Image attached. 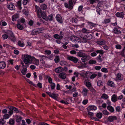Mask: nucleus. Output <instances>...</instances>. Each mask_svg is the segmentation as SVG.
Instances as JSON below:
<instances>
[{
    "label": "nucleus",
    "instance_id": "8fccbe9b",
    "mask_svg": "<svg viewBox=\"0 0 125 125\" xmlns=\"http://www.w3.org/2000/svg\"><path fill=\"white\" fill-rule=\"evenodd\" d=\"M111 20L110 19H106L104 20L103 23L107 24L110 23V22Z\"/></svg>",
    "mask_w": 125,
    "mask_h": 125
},
{
    "label": "nucleus",
    "instance_id": "c9c22d12",
    "mask_svg": "<svg viewBox=\"0 0 125 125\" xmlns=\"http://www.w3.org/2000/svg\"><path fill=\"white\" fill-rule=\"evenodd\" d=\"M35 8L36 9V11L37 12V13H41L42 11L41 9L38 6L35 5Z\"/></svg>",
    "mask_w": 125,
    "mask_h": 125
},
{
    "label": "nucleus",
    "instance_id": "7c9ffc66",
    "mask_svg": "<svg viewBox=\"0 0 125 125\" xmlns=\"http://www.w3.org/2000/svg\"><path fill=\"white\" fill-rule=\"evenodd\" d=\"M40 7L41 9L43 10L46 9L47 7V5L44 4H42L40 6Z\"/></svg>",
    "mask_w": 125,
    "mask_h": 125
},
{
    "label": "nucleus",
    "instance_id": "c03bdc74",
    "mask_svg": "<svg viewBox=\"0 0 125 125\" xmlns=\"http://www.w3.org/2000/svg\"><path fill=\"white\" fill-rule=\"evenodd\" d=\"M54 61L56 63L60 61L59 57V56H56L55 57Z\"/></svg>",
    "mask_w": 125,
    "mask_h": 125
},
{
    "label": "nucleus",
    "instance_id": "6e6d98bb",
    "mask_svg": "<svg viewBox=\"0 0 125 125\" xmlns=\"http://www.w3.org/2000/svg\"><path fill=\"white\" fill-rule=\"evenodd\" d=\"M51 84V90H52L54 89L55 87V83H53Z\"/></svg>",
    "mask_w": 125,
    "mask_h": 125
},
{
    "label": "nucleus",
    "instance_id": "ddd939ff",
    "mask_svg": "<svg viewBox=\"0 0 125 125\" xmlns=\"http://www.w3.org/2000/svg\"><path fill=\"white\" fill-rule=\"evenodd\" d=\"M66 74L63 72L60 73L59 74V77L62 79H65L66 78Z\"/></svg>",
    "mask_w": 125,
    "mask_h": 125
},
{
    "label": "nucleus",
    "instance_id": "aec40b11",
    "mask_svg": "<svg viewBox=\"0 0 125 125\" xmlns=\"http://www.w3.org/2000/svg\"><path fill=\"white\" fill-rule=\"evenodd\" d=\"M8 108L9 109L13 110V111H15L16 113L19 112V110L16 107L12 106H10L8 107Z\"/></svg>",
    "mask_w": 125,
    "mask_h": 125
},
{
    "label": "nucleus",
    "instance_id": "6e6552de",
    "mask_svg": "<svg viewBox=\"0 0 125 125\" xmlns=\"http://www.w3.org/2000/svg\"><path fill=\"white\" fill-rule=\"evenodd\" d=\"M70 40L73 42H75L79 41V38L77 36H72L70 37Z\"/></svg>",
    "mask_w": 125,
    "mask_h": 125
},
{
    "label": "nucleus",
    "instance_id": "a19ab883",
    "mask_svg": "<svg viewBox=\"0 0 125 125\" xmlns=\"http://www.w3.org/2000/svg\"><path fill=\"white\" fill-rule=\"evenodd\" d=\"M101 71L102 72L106 73H107L108 72L107 68L105 67L102 68L101 70Z\"/></svg>",
    "mask_w": 125,
    "mask_h": 125
},
{
    "label": "nucleus",
    "instance_id": "774afa93",
    "mask_svg": "<svg viewBox=\"0 0 125 125\" xmlns=\"http://www.w3.org/2000/svg\"><path fill=\"white\" fill-rule=\"evenodd\" d=\"M45 52L46 54L48 55L51 54V51L48 50H45Z\"/></svg>",
    "mask_w": 125,
    "mask_h": 125
},
{
    "label": "nucleus",
    "instance_id": "20e7f679",
    "mask_svg": "<svg viewBox=\"0 0 125 125\" xmlns=\"http://www.w3.org/2000/svg\"><path fill=\"white\" fill-rule=\"evenodd\" d=\"M7 33L9 35V38L13 42H15L16 41V38L12 31H8Z\"/></svg>",
    "mask_w": 125,
    "mask_h": 125
},
{
    "label": "nucleus",
    "instance_id": "5fc2aeb1",
    "mask_svg": "<svg viewBox=\"0 0 125 125\" xmlns=\"http://www.w3.org/2000/svg\"><path fill=\"white\" fill-rule=\"evenodd\" d=\"M14 123V121L13 119L12 118L10 119L9 122V123L11 125H13Z\"/></svg>",
    "mask_w": 125,
    "mask_h": 125
},
{
    "label": "nucleus",
    "instance_id": "58836bf2",
    "mask_svg": "<svg viewBox=\"0 0 125 125\" xmlns=\"http://www.w3.org/2000/svg\"><path fill=\"white\" fill-rule=\"evenodd\" d=\"M21 0H19L17 2V6H18L19 9L21 10V9L22 7H21Z\"/></svg>",
    "mask_w": 125,
    "mask_h": 125
},
{
    "label": "nucleus",
    "instance_id": "5701e85b",
    "mask_svg": "<svg viewBox=\"0 0 125 125\" xmlns=\"http://www.w3.org/2000/svg\"><path fill=\"white\" fill-rule=\"evenodd\" d=\"M107 84L109 86L112 87H114L115 86V84L114 82L111 81H109L108 82Z\"/></svg>",
    "mask_w": 125,
    "mask_h": 125
},
{
    "label": "nucleus",
    "instance_id": "c756f323",
    "mask_svg": "<svg viewBox=\"0 0 125 125\" xmlns=\"http://www.w3.org/2000/svg\"><path fill=\"white\" fill-rule=\"evenodd\" d=\"M113 31L114 33L116 34H120L121 33V31L116 28H115Z\"/></svg>",
    "mask_w": 125,
    "mask_h": 125
},
{
    "label": "nucleus",
    "instance_id": "f03ea898",
    "mask_svg": "<svg viewBox=\"0 0 125 125\" xmlns=\"http://www.w3.org/2000/svg\"><path fill=\"white\" fill-rule=\"evenodd\" d=\"M74 2V1H72V0H69L68 3L66 2L64 3V6L66 8H68V10H70L73 8L74 6L75 3Z\"/></svg>",
    "mask_w": 125,
    "mask_h": 125
},
{
    "label": "nucleus",
    "instance_id": "69168bd1",
    "mask_svg": "<svg viewBox=\"0 0 125 125\" xmlns=\"http://www.w3.org/2000/svg\"><path fill=\"white\" fill-rule=\"evenodd\" d=\"M115 48L117 49L120 50L122 48L120 44H116L115 46Z\"/></svg>",
    "mask_w": 125,
    "mask_h": 125
},
{
    "label": "nucleus",
    "instance_id": "3c124183",
    "mask_svg": "<svg viewBox=\"0 0 125 125\" xmlns=\"http://www.w3.org/2000/svg\"><path fill=\"white\" fill-rule=\"evenodd\" d=\"M95 52L97 53H99L101 54H103L104 53L103 51L102 50H97L95 51Z\"/></svg>",
    "mask_w": 125,
    "mask_h": 125
},
{
    "label": "nucleus",
    "instance_id": "6ab92c4d",
    "mask_svg": "<svg viewBox=\"0 0 125 125\" xmlns=\"http://www.w3.org/2000/svg\"><path fill=\"white\" fill-rule=\"evenodd\" d=\"M116 77V78L118 80H122L123 79L122 75L120 73H117Z\"/></svg>",
    "mask_w": 125,
    "mask_h": 125
},
{
    "label": "nucleus",
    "instance_id": "bf43d9fd",
    "mask_svg": "<svg viewBox=\"0 0 125 125\" xmlns=\"http://www.w3.org/2000/svg\"><path fill=\"white\" fill-rule=\"evenodd\" d=\"M95 1V0H88L87 2L89 4H93Z\"/></svg>",
    "mask_w": 125,
    "mask_h": 125
},
{
    "label": "nucleus",
    "instance_id": "393cba45",
    "mask_svg": "<svg viewBox=\"0 0 125 125\" xmlns=\"http://www.w3.org/2000/svg\"><path fill=\"white\" fill-rule=\"evenodd\" d=\"M62 68L61 67H58L55 69V71L56 73H59L63 71Z\"/></svg>",
    "mask_w": 125,
    "mask_h": 125
},
{
    "label": "nucleus",
    "instance_id": "9b49d317",
    "mask_svg": "<svg viewBox=\"0 0 125 125\" xmlns=\"http://www.w3.org/2000/svg\"><path fill=\"white\" fill-rule=\"evenodd\" d=\"M83 51L80 50L79 52L77 53V56L81 57L85 56V55L87 54H86L83 52Z\"/></svg>",
    "mask_w": 125,
    "mask_h": 125
},
{
    "label": "nucleus",
    "instance_id": "e433bc0d",
    "mask_svg": "<svg viewBox=\"0 0 125 125\" xmlns=\"http://www.w3.org/2000/svg\"><path fill=\"white\" fill-rule=\"evenodd\" d=\"M58 94H56L54 93L52 94L50 97L55 99H57V98Z\"/></svg>",
    "mask_w": 125,
    "mask_h": 125
},
{
    "label": "nucleus",
    "instance_id": "864d4df0",
    "mask_svg": "<svg viewBox=\"0 0 125 125\" xmlns=\"http://www.w3.org/2000/svg\"><path fill=\"white\" fill-rule=\"evenodd\" d=\"M81 31L83 33H89L90 31L89 30L86 29L85 28H83L82 29Z\"/></svg>",
    "mask_w": 125,
    "mask_h": 125
},
{
    "label": "nucleus",
    "instance_id": "ea45409f",
    "mask_svg": "<svg viewBox=\"0 0 125 125\" xmlns=\"http://www.w3.org/2000/svg\"><path fill=\"white\" fill-rule=\"evenodd\" d=\"M96 59L98 62H101L103 60V59L101 58V56L100 54L96 57Z\"/></svg>",
    "mask_w": 125,
    "mask_h": 125
},
{
    "label": "nucleus",
    "instance_id": "a211bd4d",
    "mask_svg": "<svg viewBox=\"0 0 125 125\" xmlns=\"http://www.w3.org/2000/svg\"><path fill=\"white\" fill-rule=\"evenodd\" d=\"M83 75L85 76L87 78L89 77V76L91 75V73L90 72H83Z\"/></svg>",
    "mask_w": 125,
    "mask_h": 125
},
{
    "label": "nucleus",
    "instance_id": "a18cd8bd",
    "mask_svg": "<svg viewBox=\"0 0 125 125\" xmlns=\"http://www.w3.org/2000/svg\"><path fill=\"white\" fill-rule=\"evenodd\" d=\"M10 116L9 114H4L3 115V118L2 119H4H4H7L9 118Z\"/></svg>",
    "mask_w": 125,
    "mask_h": 125
},
{
    "label": "nucleus",
    "instance_id": "09e8293b",
    "mask_svg": "<svg viewBox=\"0 0 125 125\" xmlns=\"http://www.w3.org/2000/svg\"><path fill=\"white\" fill-rule=\"evenodd\" d=\"M46 78L48 79V82L49 83H53L52 82V79L50 77L48 76H46Z\"/></svg>",
    "mask_w": 125,
    "mask_h": 125
},
{
    "label": "nucleus",
    "instance_id": "f257e3e1",
    "mask_svg": "<svg viewBox=\"0 0 125 125\" xmlns=\"http://www.w3.org/2000/svg\"><path fill=\"white\" fill-rule=\"evenodd\" d=\"M22 59L26 64L32 63V57L27 54L22 55Z\"/></svg>",
    "mask_w": 125,
    "mask_h": 125
},
{
    "label": "nucleus",
    "instance_id": "0eeeda50",
    "mask_svg": "<svg viewBox=\"0 0 125 125\" xmlns=\"http://www.w3.org/2000/svg\"><path fill=\"white\" fill-rule=\"evenodd\" d=\"M56 19L59 22L61 23H63V21L62 17L59 14H58L56 16Z\"/></svg>",
    "mask_w": 125,
    "mask_h": 125
},
{
    "label": "nucleus",
    "instance_id": "338daca9",
    "mask_svg": "<svg viewBox=\"0 0 125 125\" xmlns=\"http://www.w3.org/2000/svg\"><path fill=\"white\" fill-rule=\"evenodd\" d=\"M30 1V0H23V1L22 3L24 5H26L28 2Z\"/></svg>",
    "mask_w": 125,
    "mask_h": 125
},
{
    "label": "nucleus",
    "instance_id": "49530a36",
    "mask_svg": "<svg viewBox=\"0 0 125 125\" xmlns=\"http://www.w3.org/2000/svg\"><path fill=\"white\" fill-rule=\"evenodd\" d=\"M22 119V117L20 116H16V121L17 122H19Z\"/></svg>",
    "mask_w": 125,
    "mask_h": 125
},
{
    "label": "nucleus",
    "instance_id": "37998d69",
    "mask_svg": "<svg viewBox=\"0 0 125 125\" xmlns=\"http://www.w3.org/2000/svg\"><path fill=\"white\" fill-rule=\"evenodd\" d=\"M108 97V95L104 93L103 94L101 97V98L104 99H107Z\"/></svg>",
    "mask_w": 125,
    "mask_h": 125
},
{
    "label": "nucleus",
    "instance_id": "72a5a7b5",
    "mask_svg": "<svg viewBox=\"0 0 125 125\" xmlns=\"http://www.w3.org/2000/svg\"><path fill=\"white\" fill-rule=\"evenodd\" d=\"M105 42L104 40H100L97 41V43L98 44L103 45L105 44Z\"/></svg>",
    "mask_w": 125,
    "mask_h": 125
},
{
    "label": "nucleus",
    "instance_id": "9d476101",
    "mask_svg": "<svg viewBox=\"0 0 125 125\" xmlns=\"http://www.w3.org/2000/svg\"><path fill=\"white\" fill-rule=\"evenodd\" d=\"M33 62V63L35 65L38 66L39 64V60L35 58L34 57H32V61Z\"/></svg>",
    "mask_w": 125,
    "mask_h": 125
},
{
    "label": "nucleus",
    "instance_id": "603ef678",
    "mask_svg": "<svg viewBox=\"0 0 125 125\" xmlns=\"http://www.w3.org/2000/svg\"><path fill=\"white\" fill-rule=\"evenodd\" d=\"M3 46L4 47H6L7 48L10 49L14 48V47H12V46H11L10 45L8 44H4L3 45Z\"/></svg>",
    "mask_w": 125,
    "mask_h": 125
},
{
    "label": "nucleus",
    "instance_id": "39448f33",
    "mask_svg": "<svg viewBox=\"0 0 125 125\" xmlns=\"http://www.w3.org/2000/svg\"><path fill=\"white\" fill-rule=\"evenodd\" d=\"M66 58L67 60L72 61L75 63H76L78 61V60L77 58L73 56L68 55Z\"/></svg>",
    "mask_w": 125,
    "mask_h": 125
},
{
    "label": "nucleus",
    "instance_id": "7ed1b4c3",
    "mask_svg": "<svg viewBox=\"0 0 125 125\" xmlns=\"http://www.w3.org/2000/svg\"><path fill=\"white\" fill-rule=\"evenodd\" d=\"M44 30V28H38L32 31L31 34L33 35H35L41 33L42 31Z\"/></svg>",
    "mask_w": 125,
    "mask_h": 125
},
{
    "label": "nucleus",
    "instance_id": "cd10ccee",
    "mask_svg": "<svg viewBox=\"0 0 125 125\" xmlns=\"http://www.w3.org/2000/svg\"><path fill=\"white\" fill-rule=\"evenodd\" d=\"M88 91V90H87L86 88H83L82 92L83 95L84 96H86Z\"/></svg>",
    "mask_w": 125,
    "mask_h": 125
},
{
    "label": "nucleus",
    "instance_id": "c85d7f7f",
    "mask_svg": "<svg viewBox=\"0 0 125 125\" xmlns=\"http://www.w3.org/2000/svg\"><path fill=\"white\" fill-rule=\"evenodd\" d=\"M53 16L52 14L49 15L48 18H46V20L47 21L48 20L50 21H52L53 20Z\"/></svg>",
    "mask_w": 125,
    "mask_h": 125
},
{
    "label": "nucleus",
    "instance_id": "412c9836",
    "mask_svg": "<svg viewBox=\"0 0 125 125\" xmlns=\"http://www.w3.org/2000/svg\"><path fill=\"white\" fill-rule=\"evenodd\" d=\"M88 25L92 29L93 28L95 27L96 24L91 22L89 21L87 22Z\"/></svg>",
    "mask_w": 125,
    "mask_h": 125
},
{
    "label": "nucleus",
    "instance_id": "e2e57ef3",
    "mask_svg": "<svg viewBox=\"0 0 125 125\" xmlns=\"http://www.w3.org/2000/svg\"><path fill=\"white\" fill-rule=\"evenodd\" d=\"M5 123V122L4 120V119H0V125H3Z\"/></svg>",
    "mask_w": 125,
    "mask_h": 125
},
{
    "label": "nucleus",
    "instance_id": "423d86ee",
    "mask_svg": "<svg viewBox=\"0 0 125 125\" xmlns=\"http://www.w3.org/2000/svg\"><path fill=\"white\" fill-rule=\"evenodd\" d=\"M38 56L40 58V62H41L43 64H45V62L44 60L47 57L43 55H40Z\"/></svg>",
    "mask_w": 125,
    "mask_h": 125
},
{
    "label": "nucleus",
    "instance_id": "13d9d810",
    "mask_svg": "<svg viewBox=\"0 0 125 125\" xmlns=\"http://www.w3.org/2000/svg\"><path fill=\"white\" fill-rule=\"evenodd\" d=\"M17 44L19 46L21 47H23L24 45V44L21 43V41H18Z\"/></svg>",
    "mask_w": 125,
    "mask_h": 125
},
{
    "label": "nucleus",
    "instance_id": "4468645a",
    "mask_svg": "<svg viewBox=\"0 0 125 125\" xmlns=\"http://www.w3.org/2000/svg\"><path fill=\"white\" fill-rule=\"evenodd\" d=\"M117 99L118 97L116 95L114 94L112 95L111 98V100L113 102H115L117 101Z\"/></svg>",
    "mask_w": 125,
    "mask_h": 125
},
{
    "label": "nucleus",
    "instance_id": "2f4dec72",
    "mask_svg": "<svg viewBox=\"0 0 125 125\" xmlns=\"http://www.w3.org/2000/svg\"><path fill=\"white\" fill-rule=\"evenodd\" d=\"M19 16L17 14H15L12 17V20L13 21H16L17 19L18 18Z\"/></svg>",
    "mask_w": 125,
    "mask_h": 125
},
{
    "label": "nucleus",
    "instance_id": "1a4fd4ad",
    "mask_svg": "<svg viewBox=\"0 0 125 125\" xmlns=\"http://www.w3.org/2000/svg\"><path fill=\"white\" fill-rule=\"evenodd\" d=\"M117 119V117L115 116H109L108 119V121L110 122H113Z\"/></svg>",
    "mask_w": 125,
    "mask_h": 125
},
{
    "label": "nucleus",
    "instance_id": "79ce46f5",
    "mask_svg": "<svg viewBox=\"0 0 125 125\" xmlns=\"http://www.w3.org/2000/svg\"><path fill=\"white\" fill-rule=\"evenodd\" d=\"M102 113L99 112L96 114V116L98 118L100 119L102 117Z\"/></svg>",
    "mask_w": 125,
    "mask_h": 125
},
{
    "label": "nucleus",
    "instance_id": "4c0bfd02",
    "mask_svg": "<svg viewBox=\"0 0 125 125\" xmlns=\"http://www.w3.org/2000/svg\"><path fill=\"white\" fill-rule=\"evenodd\" d=\"M40 13L41 14V17H42L43 19L46 20L47 17L44 12L43 11L42 12V11L41 13Z\"/></svg>",
    "mask_w": 125,
    "mask_h": 125
},
{
    "label": "nucleus",
    "instance_id": "473e14b6",
    "mask_svg": "<svg viewBox=\"0 0 125 125\" xmlns=\"http://www.w3.org/2000/svg\"><path fill=\"white\" fill-rule=\"evenodd\" d=\"M27 69L26 68H23L21 71V73L22 74L25 75L27 72Z\"/></svg>",
    "mask_w": 125,
    "mask_h": 125
},
{
    "label": "nucleus",
    "instance_id": "f3484780",
    "mask_svg": "<svg viewBox=\"0 0 125 125\" xmlns=\"http://www.w3.org/2000/svg\"><path fill=\"white\" fill-rule=\"evenodd\" d=\"M88 110L90 111L92 110H96L97 109V107L95 106L94 105H90L88 106L87 108Z\"/></svg>",
    "mask_w": 125,
    "mask_h": 125
},
{
    "label": "nucleus",
    "instance_id": "052dcab7",
    "mask_svg": "<svg viewBox=\"0 0 125 125\" xmlns=\"http://www.w3.org/2000/svg\"><path fill=\"white\" fill-rule=\"evenodd\" d=\"M54 37L56 39L60 40V37L59 35L57 34H55L54 35Z\"/></svg>",
    "mask_w": 125,
    "mask_h": 125
},
{
    "label": "nucleus",
    "instance_id": "a878e982",
    "mask_svg": "<svg viewBox=\"0 0 125 125\" xmlns=\"http://www.w3.org/2000/svg\"><path fill=\"white\" fill-rule=\"evenodd\" d=\"M85 36L87 41H88L89 40L91 39L92 37V35L91 34L89 33H87L85 35Z\"/></svg>",
    "mask_w": 125,
    "mask_h": 125
},
{
    "label": "nucleus",
    "instance_id": "680f3d73",
    "mask_svg": "<svg viewBox=\"0 0 125 125\" xmlns=\"http://www.w3.org/2000/svg\"><path fill=\"white\" fill-rule=\"evenodd\" d=\"M59 35V36L60 37V40H61L63 37L64 34L62 31H61L60 32Z\"/></svg>",
    "mask_w": 125,
    "mask_h": 125
},
{
    "label": "nucleus",
    "instance_id": "b1692460",
    "mask_svg": "<svg viewBox=\"0 0 125 125\" xmlns=\"http://www.w3.org/2000/svg\"><path fill=\"white\" fill-rule=\"evenodd\" d=\"M88 56L86 54L85 56L82 57L81 60L83 62H85L87 61V58H88Z\"/></svg>",
    "mask_w": 125,
    "mask_h": 125
},
{
    "label": "nucleus",
    "instance_id": "0e129e2a",
    "mask_svg": "<svg viewBox=\"0 0 125 125\" xmlns=\"http://www.w3.org/2000/svg\"><path fill=\"white\" fill-rule=\"evenodd\" d=\"M97 76V74L95 73H93L91 75L90 78L91 79H93L95 77Z\"/></svg>",
    "mask_w": 125,
    "mask_h": 125
},
{
    "label": "nucleus",
    "instance_id": "f704fd0d",
    "mask_svg": "<svg viewBox=\"0 0 125 125\" xmlns=\"http://www.w3.org/2000/svg\"><path fill=\"white\" fill-rule=\"evenodd\" d=\"M17 26L18 29L20 30H22L24 29V28L23 26L22 25H21L19 23L17 24Z\"/></svg>",
    "mask_w": 125,
    "mask_h": 125
},
{
    "label": "nucleus",
    "instance_id": "2eb2a0df",
    "mask_svg": "<svg viewBox=\"0 0 125 125\" xmlns=\"http://www.w3.org/2000/svg\"><path fill=\"white\" fill-rule=\"evenodd\" d=\"M124 14L123 12H117L115 14V15L117 17L122 18L124 17Z\"/></svg>",
    "mask_w": 125,
    "mask_h": 125
},
{
    "label": "nucleus",
    "instance_id": "4be33fe9",
    "mask_svg": "<svg viewBox=\"0 0 125 125\" xmlns=\"http://www.w3.org/2000/svg\"><path fill=\"white\" fill-rule=\"evenodd\" d=\"M6 65L5 62L3 61L0 62V68L4 69Z\"/></svg>",
    "mask_w": 125,
    "mask_h": 125
},
{
    "label": "nucleus",
    "instance_id": "4d7b16f0",
    "mask_svg": "<svg viewBox=\"0 0 125 125\" xmlns=\"http://www.w3.org/2000/svg\"><path fill=\"white\" fill-rule=\"evenodd\" d=\"M103 113L104 115H108L110 113L106 110H105L103 111Z\"/></svg>",
    "mask_w": 125,
    "mask_h": 125
},
{
    "label": "nucleus",
    "instance_id": "dca6fc26",
    "mask_svg": "<svg viewBox=\"0 0 125 125\" xmlns=\"http://www.w3.org/2000/svg\"><path fill=\"white\" fill-rule=\"evenodd\" d=\"M79 36L81 38V40L82 41V42H83L86 43L88 42L85 36H83L81 34H79Z\"/></svg>",
    "mask_w": 125,
    "mask_h": 125
},
{
    "label": "nucleus",
    "instance_id": "f8f14e48",
    "mask_svg": "<svg viewBox=\"0 0 125 125\" xmlns=\"http://www.w3.org/2000/svg\"><path fill=\"white\" fill-rule=\"evenodd\" d=\"M7 8L10 10H12L15 9V6L12 3H7Z\"/></svg>",
    "mask_w": 125,
    "mask_h": 125
},
{
    "label": "nucleus",
    "instance_id": "bb28decb",
    "mask_svg": "<svg viewBox=\"0 0 125 125\" xmlns=\"http://www.w3.org/2000/svg\"><path fill=\"white\" fill-rule=\"evenodd\" d=\"M107 108L108 110L111 113H113L114 111V108L111 105L108 106Z\"/></svg>",
    "mask_w": 125,
    "mask_h": 125
},
{
    "label": "nucleus",
    "instance_id": "de8ad7c7",
    "mask_svg": "<svg viewBox=\"0 0 125 125\" xmlns=\"http://www.w3.org/2000/svg\"><path fill=\"white\" fill-rule=\"evenodd\" d=\"M89 64H96V62L95 60L91 59L89 61Z\"/></svg>",
    "mask_w": 125,
    "mask_h": 125
}]
</instances>
